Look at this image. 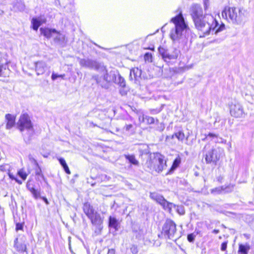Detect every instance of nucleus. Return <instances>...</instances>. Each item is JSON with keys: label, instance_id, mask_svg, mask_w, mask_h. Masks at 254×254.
<instances>
[{"label": "nucleus", "instance_id": "f257e3e1", "mask_svg": "<svg viewBox=\"0 0 254 254\" xmlns=\"http://www.w3.org/2000/svg\"><path fill=\"white\" fill-rule=\"evenodd\" d=\"M190 12L195 27L204 36L209 34L211 31L214 32V34H217L225 28V24L222 23L219 25L212 15H203L202 8L199 4H192L190 8Z\"/></svg>", "mask_w": 254, "mask_h": 254}, {"label": "nucleus", "instance_id": "f03ea898", "mask_svg": "<svg viewBox=\"0 0 254 254\" xmlns=\"http://www.w3.org/2000/svg\"><path fill=\"white\" fill-rule=\"evenodd\" d=\"M170 22L174 24L175 27L170 31V37L174 43H180L186 37V33H189L190 29L181 12L172 18Z\"/></svg>", "mask_w": 254, "mask_h": 254}, {"label": "nucleus", "instance_id": "7ed1b4c3", "mask_svg": "<svg viewBox=\"0 0 254 254\" xmlns=\"http://www.w3.org/2000/svg\"><path fill=\"white\" fill-rule=\"evenodd\" d=\"M246 12L243 7L226 6L222 11V16L229 22L239 25L244 20Z\"/></svg>", "mask_w": 254, "mask_h": 254}, {"label": "nucleus", "instance_id": "20e7f679", "mask_svg": "<svg viewBox=\"0 0 254 254\" xmlns=\"http://www.w3.org/2000/svg\"><path fill=\"white\" fill-rule=\"evenodd\" d=\"M98 71L101 73V75H94L92 76V78L96 81L97 84L102 88L107 89L108 88V83L116 82L117 72L116 70H112L108 72L106 67L103 65H101Z\"/></svg>", "mask_w": 254, "mask_h": 254}, {"label": "nucleus", "instance_id": "39448f33", "mask_svg": "<svg viewBox=\"0 0 254 254\" xmlns=\"http://www.w3.org/2000/svg\"><path fill=\"white\" fill-rule=\"evenodd\" d=\"M162 235L165 238L172 240H176L179 238V235L177 233L176 224L171 219H168L163 225Z\"/></svg>", "mask_w": 254, "mask_h": 254}, {"label": "nucleus", "instance_id": "423d86ee", "mask_svg": "<svg viewBox=\"0 0 254 254\" xmlns=\"http://www.w3.org/2000/svg\"><path fill=\"white\" fill-rule=\"evenodd\" d=\"M223 154L224 150L221 148L217 147L210 149L204 155L206 163H213L216 165Z\"/></svg>", "mask_w": 254, "mask_h": 254}, {"label": "nucleus", "instance_id": "0eeeda50", "mask_svg": "<svg viewBox=\"0 0 254 254\" xmlns=\"http://www.w3.org/2000/svg\"><path fill=\"white\" fill-rule=\"evenodd\" d=\"M158 52L164 61L168 64L171 63L173 60H176L180 53V51L177 49H174L172 52H169L161 47L158 48Z\"/></svg>", "mask_w": 254, "mask_h": 254}, {"label": "nucleus", "instance_id": "6e6552de", "mask_svg": "<svg viewBox=\"0 0 254 254\" xmlns=\"http://www.w3.org/2000/svg\"><path fill=\"white\" fill-rule=\"evenodd\" d=\"M18 128L22 132L24 129L33 131V126L28 114H23L20 117L17 123Z\"/></svg>", "mask_w": 254, "mask_h": 254}, {"label": "nucleus", "instance_id": "1a4fd4ad", "mask_svg": "<svg viewBox=\"0 0 254 254\" xmlns=\"http://www.w3.org/2000/svg\"><path fill=\"white\" fill-rule=\"evenodd\" d=\"M154 156L155 162L154 171L160 173L166 168V161L164 160V157L159 153H154Z\"/></svg>", "mask_w": 254, "mask_h": 254}, {"label": "nucleus", "instance_id": "9d476101", "mask_svg": "<svg viewBox=\"0 0 254 254\" xmlns=\"http://www.w3.org/2000/svg\"><path fill=\"white\" fill-rule=\"evenodd\" d=\"M79 62L80 65L82 66L94 69L97 71L102 65L96 61L89 59H80Z\"/></svg>", "mask_w": 254, "mask_h": 254}, {"label": "nucleus", "instance_id": "9b49d317", "mask_svg": "<svg viewBox=\"0 0 254 254\" xmlns=\"http://www.w3.org/2000/svg\"><path fill=\"white\" fill-rule=\"evenodd\" d=\"M230 114L235 118H241L244 115L242 106L240 103L232 104L230 107Z\"/></svg>", "mask_w": 254, "mask_h": 254}, {"label": "nucleus", "instance_id": "f8f14e48", "mask_svg": "<svg viewBox=\"0 0 254 254\" xmlns=\"http://www.w3.org/2000/svg\"><path fill=\"white\" fill-rule=\"evenodd\" d=\"M89 219L91 223L96 227L97 230L100 232L103 228V218L101 217L100 214L98 212H96Z\"/></svg>", "mask_w": 254, "mask_h": 254}, {"label": "nucleus", "instance_id": "ddd939ff", "mask_svg": "<svg viewBox=\"0 0 254 254\" xmlns=\"http://www.w3.org/2000/svg\"><path fill=\"white\" fill-rule=\"evenodd\" d=\"M35 67L36 74L38 75L43 74L50 68L48 67L45 62L42 61L35 63Z\"/></svg>", "mask_w": 254, "mask_h": 254}, {"label": "nucleus", "instance_id": "4468645a", "mask_svg": "<svg viewBox=\"0 0 254 254\" xmlns=\"http://www.w3.org/2000/svg\"><path fill=\"white\" fill-rule=\"evenodd\" d=\"M83 210L89 219L91 218L95 213L97 212L95 210L93 206H92L89 202H85L83 204Z\"/></svg>", "mask_w": 254, "mask_h": 254}, {"label": "nucleus", "instance_id": "2eb2a0df", "mask_svg": "<svg viewBox=\"0 0 254 254\" xmlns=\"http://www.w3.org/2000/svg\"><path fill=\"white\" fill-rule=\"evenodd\" d=\"M137 149L139 152V156L141 158L143 156H146L149 157L150 153L149 148L146 144H138Z\"/></svg>", "mask_w": 254, "mask_h": 254}, {"label": "nucleus", "instance_id": "dca6fc26", "mask_svg": "<svg viewBox=\"0 0 254 254\" xmlns=\"http://www.w3.org/2000/svg\"><path fill=\"white\" fill-rule=\"evenodd\" d=\"M141 75V70L137 67H134L130 71L129 78L130 80L137 81Z\"/></svg>", "mask_w": 254, "mask_h": 254}, {"label": "nucleus", "instance_id": "f3484780", "mask_svg": "<svg viewBox=\"0 0 254 254\" xmlns=\"http://www.w3.org/2000/svg\"><path fill=\"white\" fill-rule=\"evenodd\" d=\"M41 34L47 38H50L54 36V34L60 36L59 33L55 29H51L49 28H40Z\"/></svg>", "mask_w": 254, "mask_h": 254}, {"label": "nucleus", "instance_id": "a211bd4d", "mask_svg": "<svg viewBox=\"0 0 254 254\" xmlns=\"http://www.w3.org/2000/svg\"><path fill=\"white\" fill-rule=\"evenodd\" d=\"M5 117L6 121V128L10 129L15 124V117L11 114H7L5 115Z\"/></svg>", "mask_w": 254, "mask_h": 254}, {"label": "nucleus", "instance_id": "6ab92c4d", "mask_svg": "<svg viewBox=\"0 0 254 254\" xmlns=\"http://www.w3.org/2000/svg\"><path fill=\"white\" fill-rule=\"evenodd\" d=\"M8 63L6 55L0 52V76L2 74V70L7 68Z\"/></svg>", "mask_w": 254, "mask_h": 254}, {"label": "nucleus", "instance_id": "aec40b11", "mask_svg": "<svg viewBox=\"0 0 254 254\" xmlns=\"http://www.w3.org/2000/svg\"><path fill=\"white\" fill-rule=\"evenodd\" d=\"M45 20L41 17H34L32 19L31 24L33 30L37 31L41 24L45 22Z\"/></svg>", "mask_w": 254, "mask_h": 254}, {"label": "nucleus", "instance_id": "412c9836", "mask_svg": "<svg viewBox=\"0 0 254 254\" xmlns=\"http://www.w3.org/2000/svg\"><path fill=\"white\" fill-rule=\"evenodd\" d=\"M150 197L151 199L156 201L161 205L165 201L166 199L163 196V195L157 192H150Z\"/></svg>", "mask_w": 254, "mask_h": 254}, {"label": "nucleus", "instance_id": "4be33fe9", "mask_svg": "<svg viewBox=\"0 0 254 254\" xmlns=\"http://www.w3.org/2000/svg\"><path fill=\"white\" fill-rule=\"evenodd\" d=\"M148 158H149L148 160L146 161L145 165L150 170H154L155 162H154V154H153V155H152V154H150Z\"/></svg>", "mask_w": 254, "mask_h": 254}, {"label": "nucleus", "instance_id": "5701e85b", "mask_svg": "<svg viewBox=\"0 0 254 254\" xmlns=\"http://www.w3.org/2000/svg\"><path fill=\"white\" fill-rule=\"evenodd\" d=\"M119 222L114 217L110 216L109 217V227L115 229L116 231L119 230Z\"/></svg>", "mask_w": 254, "mask_h": 254}, {"label": "nucleus", "instance_id": "b1692460", "mask_svg": "<svg viewBox=\"0 0 254 254\" xmlns=\"http://www.w3.org/2000/svg\"><path fill=\"white\" fill-rule=\"evenodd\" d=\"M124 157L126 160H128L131 164L138 166L139 163L135 158V155L133 154H125Z\"/></svg>", "mask_w": 254, "mask_h": 254}, {"label": "nucleus", "instance_id": "393cba45", "mask_svg": "<svg viewBox=\"0 0 254 254\" xmlns=\"http://www.w3.org/2000/svg\"><path fill=\"white\" fill-rule=\"evenodd\" d=\"M163 208L166 211H168L169 213H171L172 209L173 208H176V205L168 201L167 200L161 205Z\"/></svg>", "mask_w": 254, "mask_h": 254}, {"label": "nucleus", "instance_id": "a878e982", "mask_svg": "<svg viewBox=\"0 0 254 254\" xmlns=\"http://www.w3.org/2000/svg\"><path fill=\"white\" fill-rule=\"evenodd\" d=\"M14 243V247L18 252L22 253L26 251V245L24 244L18 243L17 238L15 239Z\"/></svg>", "mask_w": 254, "mask_h": 254}, {"label": "nucleus", "instance_id": "bb28decb", "mask_svg": "<svg viewBox=\"0 0 254 254\" xmlns=\"http://www.w3.org/2000/svg\"><path fill=\"white\" fill-rule=\"evenodd\" d=\"M250 247L248 245L240 244L239 246L238 253L240 254H248Z\"/></svg>", "mask_w": 254, "mask_h": 254}, {"label": "nucleus", "instance_id": "cd10ccee", "mask_svg": "<svg viewBox=\"0 0 254 254\" xmlns=\"http://www.w3.org/2000/svg\"><path fill=\"white\" fill-rule=\"evenodd\" d=\"M27 188L28 190L31 192V193L32 194L33 197L37 199L38 198L40 197V191H39L38 190L35 189L33 187H30V185H27Z\"/></svg>", "mask_w": 254, "mask_h": 254}, {"label": "nucleus", "instance_id": "c85d7f7f", "mask_svg": "<svg viewBox=\"0 0 254 254\" xmlns=\"http://www.w3.org/2000/svg\"><path fill=\"white\" fill-rule=\"evenodd\" d=\"M58 160H59L60 164L63 167L65 172L67 174H70V171L68 168V167L65 160L63 158H60L58 159Z\"/></svg>", "mask_w": 254, "mask_h": 254}, {"label": "nucleus", "instance_id": "c756f323", "mask_svg": "<svg viewBox=\"0 0 254 254\" xmlns=\"http://www.w3.org/2000/svg\"><path fill=\"white\" fill-rule=\"evenodd\" d=\"M14 8L18 11H22L25 9V5L24 2L20 0L15 4Z\"/></svg>", "mask_w": 254, "mask_h": 254}, {"label": "nucleus", "instance_id": "7c9ffc66", "mask_svg": "<svg viewBox=\"0 0 254 254\" xmlns=\"http://www.w3.org/2000/svg\"><path fill=\"white\" fill-rule=\"evenodd\" d=\"M146 121L147 124L150 125L153 124L155 122V119L154 118L152 117H150L148 116H143L142 117V121Z\"/></svg>", "mask_w": 254, "mask_h": 254}, {"label": "nucleus", "instance_id": "2f4dec72", "mask_svg": "<svg viewBox=\"0 0 254 254\" xmlns=\"http://www.w3.org/2000/svg\"><path fill=\"white\" fill-rule=\"evenodd\" d=\"M223 187V191H224L225 193H229L231 192L233 190L234 185L232 184H229L228 186H222Z\"/></svg>", "mask_w": 254, "mask_h": 254}, {"label": "nucleus", "instance_id": "473e14b6", "mask_svg": "<svg viewBox=\"0 0 254 254\" xmlns=\"http://www.w3.org/2000/svg\"><path fill=\"white\" fill-rule=\"evenodd\" d=\"M121 87H124L126 86V82L123 77H122L120 74H118V79L116 78V82Z\"/></svg>", "mask_w": 254, "mask_h": 254}, {"label": "nucleus", "instance_id": "72a5a7b5", "mask_svg": "<svg viewBox=\"0 0 254 254\" xmlns=\"http://www.w3.org/2000/svg\"><path fill=\"white\" fill-rule=\"evenodd\" d=\"M222 186L215 188L211 190V193L213 194H221L223 192Z\"/></svg>", "mask_w": 254, "mask_h": 254}, {"label": "nucleus", "instance_id": "f704fd0d", "mask_svg": "<svg viewBox=\"0 0 254 254\" xmlns=\"http://www.w3.org/2000/svg\"><path fill=\"white\" fill-rule=\"evenodd\" d=\"M181 163V158L178 156L177 157L174 161L172 168L175 169L177 168L180 165Z\"/></svg>", "mask_w": 254, "mask_h": 254}, {"label": "nucleus", "instance_id": "c9c22d12", "mask_svg": "<svg viewBox=\"0 0 254 254\" xmlns=\"http://www.w3.org/2000/svg\"><path fill=\"white\" fill-rule=\"evenodd\" d=\"M177 212L180 215H184L185 213L184 207L182 205H176L175 208Z\"/></svg>", "mask_w": 254, "mask_h": 254}, {"label": "nucleus", "instance_id": "e433bc0d", "mask_svg": "<svg viewBox=\"0 0 254 254\" xmlns=\"http://www.w3.org/2000/svg\"><path fill=\"white\" fill-rule=\"evenodd\" d=\"M175 137L178 139V140L183 141L185 138V134L183 131H180L175 133Z\"/></svg>", "mask_w": 254, "mask_h": 254}, {"label": "nucleus", "instance_id": "4c0bfd02", "mask_svg": "<svg viewBox=\"0 0 254 254\" xmlns=\"http://www.w3.org/2000/svg\"><path fill=\"white\" fill-rule=\"evenodd\" d=\"M196 235L194 233H191L188 235L187 239L189 242L193 243L194 241Z\"/></svg>", "mask_w": 254, "mask_h": 254}, {"label": "nucleus", "instance_id": "58836bf2", "mask_svg": "<svg viewBox=\"0 0 254 254\" xmlns=\"http://www.w3.org/2000/svg\"><path fill=\"white\" fill-rule=\"evenodd\" d=\"M152 56L151 53H146L144 55V60L149 63L152 62Z\"/></svg>", "mask_w": 254, "mask_h": 254}, {"label": "nucleus", "instance_id": "ea45409f", "mask_svg": "<svg viewBox=\"0 0 254 254\" xmlns=\"http://www.w3.org/2000/svg\"><path fill=\"white\" fill-rule=\"evenodd\" d=\"M9 166L5 164L0 166V171L1 172H6L9 170Z\"/></svg>", "mask_w": 254, "mask_h": 254}, {"label": "nucleus", "instance_id": "a19ab883", "mask_svg": "<svg viewBox=\"0 0 254 254\" xmlns=\"http://www.w3.org/2000/svg\"><path fill=\"white\" fill-rule=\"evenodd\" d=\"M37 167L35 170L36 175L41 176L42 178L44 179V175L42 173V170L39 165L38 166H36Z\"/></svg>", "mask_w": 254, "mask_h": 254}, {"label": "nucleus", "instance_id": "79ce46f5", "mask_svg": "<svg viewBox=\"0 0 254 254\" xmlns=\"http://www.w3.org/2000/svg\"><path fill=\"white\" fill-rule=\"evenodd\" d=\"M18 174L19 176V177L23 180H25L27 178V174L22 170H19L18 172Z\"/></svg>", "mask_w": 254, "mask_h": 254}, {"label": "nucleus", "instance_id": "37998d69", "mask_svg": "<svg viewBox=\"0 0 254 254\" xmlns=\"http://www.w3.org/2000/svg\"><path fill=\"white\" fill-rule=\"evenodd\" d=\"M28 158L31 163H33L36 166H38V163L36 160L32 156V155L30 154L28 156Z\"/></svg>", "mask_w": 254, "mask_h": 254}, {"label": "nucleus", "instance_id": "c03bdc74", "mask_svg": "<svg viewBox=\"0 0 254 254\" xmlns=\"http://www.w3.org/2000/svg\"><path fill=\"white\" fill-rule=\"evenodd\" d=\"M130 250L132 254H136L138 253V249L137 246L135 245H132Z\"/></svg>", "mask_w": 254, "mask_h": 254}, {"label": "nucleus", "instance_id": "a18cd8bd", "mask_svg": "<svg viewBox=\"0 0 254 254\" xmlns=\"http://www.w3.org/2000/svg\"><path fill=\"white\" fill-rule=\"evenodd\" d=\"M124 129L127 131H133V127L131 124L126 125L124 127Z\"/></svg>", "mask_w": 254, "mask_h": 254}, {"label": "nucleus", "instance_id": "49530a36", "mask_svg": "<svg viewBox=\"0 0 254 254\" xmlns=\"http://www.w3.org/2000/svg\"><path fill=\"white\" fill-rule=\"evenodd\" d=\"M204 8L205 10H207L209 6V0H203Z\"/></svg>", "mask_w": 254, "mask_h": 254}, {"label": "nucleus", "instance_id": "de8ad7c7", "mask_svg": "<svg viewBox=\"0 0 254 254\" xmlns=\"http://www.w3.org/2000/svg\"><path fill=\"white\" fill-rule=\"evenodd\" d=\"M227 247V242H224L221 246V250L222 251H226Z\"/></svg>", "mask_w": 254, "mask_h": 254}, {"label": "nucleus", "instance_id": "09e8293b", "mask_svg": "<svg viewBox=\"0 0 254 254\" xmlns=\"http://www.w3.org/2000/svg\"><path fill=\"white\" fill-rule=\"evenodd\" d=\"M60 36H58L57 34H54V36L53 37L55 40L56 41H59L63 38V35L59 34Z\"/></svg>", "mask_w": 254, "mask_h": 254}, {"label": "nucleus", "instance_id": "8fccbe9b", "mask_svg": "<svg viewBox=\"0 0 254 254\" xmlns=\"http://www.w3.org/2000/svg\"><path fill=\"white\" fill-rule=\"evenodd\" d=\"M217 136L218 135L216 134H214V133H209L206 137H210V138H212L213 139H217Z\"/></svg>", "mask_w": 254, "mask_h": 254}, {"label": "nucleus", "instance_id": "3c124183", "mask_svg": "<svg viewBox=\"0 0 254 254\" xmlns=\"http://www.w3.org/2000/svg\"><path fill=\"white\" fill-rule=\"evenodd\" d=\"M214 141L215 142L226 143V140H224L221 137L218 138V137L217 136V139H215Z\"/></svg>", "mask_w": 254, "mask_h": 254}, {"label": "nucleus", "instance_id": "603ef678", "mask_svg": "<svg viewBox=\"0 0 254 254\" xmlns=\"http://www.w3.org/2000/svg\"><path fill=\"white\" fill-rule=\"evenodd\" d=\"M16 230H21L23 229V225L21 223H17L16 225Z\"/></svg>", "mask_w": 254, "mask_h": 254}, {"label": "nucleus", "instance_id": "864d4df0", "mask_svg": "<svg viewBox=\"0 0 254 254\" xmlns=\"http://www.w3.org/2000/svg\"><path fill=\"white\" fill-rule=\"evenodd\" d=\"M58 77H60L59 74L57 73H55L54 72L52 73L51 78L53 80H55Z\"/></svg>", "mask_w": 254, "mask_h": 254}, {"label": "nucleus", "instance_id": "5fc2aeb1", "mask_svg": "<svg viewBox=\"0 0 254 254\" xmlns=\"http://www.w3.org/2000/svg\"><path fill=\"white\" fill-rule=\"evenodd\" d=\"M8 176L9 177V178H10L11 179H12V180H15L16 181V182H18V183H19V184H21V182H20V181H18V180H16V179H15L14 176L12 174H11L9 172L8 173Z\"/></svg>", "mask_w": 254, "mask_h": 254}, {"label": "nucleus", "instance_id": "6e6d98bb", "mask_svg": "<svg viewBox=\"0 0 254 254\" xmlns=\"http://www.w3.org/2000/svg\"><path fill=\"white\" fill-rule=\"evenodd\" d=\"M161 111V109H153L151 111V113L152 114H155L159 113Z\"/></svg>", "mask_w": 254, "mask_h": 254}, {"label": "nucleus", "instance_id": "4d7b16f0", "mask_svg": "<svg viewBox=\"0 0 254 254\" xmlns=\"http://www.w3.org/2000/svg\"><path fill=\"white\" fill-rule=\"evenodd\" d=\"M107 254H115V251L113 249H109Z\"/></svg>", "mask_w": 254, "mask_h": 254}, {"label": "nucleus", "instance_id": "13d9d810", "mask_svg": "<svg viewBox=\"0 0 254 254\" xmlns=\"http://www.w3.org/2000/svg\"><path fill=\"white\" fill-rule=\"evenodd\" d=\"M42 198L47 204H49V201L46 197H42Z\"/></svg>", "mask_w": 254, "mask_h": 254}, {"label": "nucleus", "instance_id": "bf43d9fd", "mask_svg": "<svg viewBox=\"0 0 254 254\" xmlns=\"http://www.w3.org/2000/svg\"><path fill=\"white\" fill-rule=\"evenodd\" d=\"M219 232V230H217V229H214L213 231V233L215 234H218Z\"/></svg>", "mask_w": 254, "mask_h": 254}, {"label": "nucleus", "instance_id": "052dcab7", "mask_svg": "<svg viewBox=\"0 0 254 254\" xmlns=\"http://www.w3.org/2000/svg\"><path fill=\"white\" fill-rule=\"evenodd\" d=\"M50 74V70H49V71H48L46 73V76H49Z\"/></svg>", "mask_w": 254, "mask_h": 254}, {"label": "nucleus", "instance_id": "680f3d73", "mask_svg": "<svg viewBox=\"0 0 254 254\" xmlns=\"http://www.w3.org/2000/svg\"><path fill=\"white\" fill-rule=\"evenodd\" d=\"M60 77L64 78V74H59Z\"/></svg>", "mask_w": 254, "mask_h": 254}, {"label": "nucleus", "instance_id": "e2e57ef3", "mask_svg": "<svg viewBox=\"0 0 254 254\" xmlns=\"http://www.w3.org/2000/svg\"><path fill=\"white\" fill-rule=\"evenodd\" d=\"M174 136H175V133L173 135H172V138H173L174 137Z\"/></svg>", "mask_w": 254, "mask_h": 254}, {"label": "nucleus", "instance_id": "0e129e2a", "mask_svg": "<svg viewBox=\"0 0 254 254\" xmlns=\"http://www.w3.org/2000/svg\"><path fill=\"white\" fill-rule=\"evenodd\" d=\"M206 147H207V146H206H206H204V149H206Z\"/></svg>", "mask_w": 254, "mask_h": 254}]
</instances>
